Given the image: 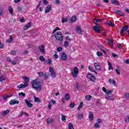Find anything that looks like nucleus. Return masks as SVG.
<instances>
[{
    "label": "nucleus",
    "mask_w": 129,
    "mask_h": 129,
    "mask_svg": "<svg viewBox=\"0 0 129 129\" xmlns=\"http://www.w3.org/2000/svg\"><path fill=\"white\" fill-rule=\"evenodd\" d=\"M97 55L98 56V57H100L101 56H102V53L99 51H97Z\"/></svg>",
    "instance_id": "nucleus-51"
},
{
    "label": "nucleus",
    "mask_w": 129,
    "mask_h": 129,
    "mask_svg": "<svg viewBox=\"0 0 129 129\" xmlns=\"http://www.w3.org/2000/svg\"><path fill=\"white\" fill-rule=\"evenodd\" d=\"M49 78V73H46L44 74V80H47Z\"/></svg>",
    "instance_id": "nucleus-31"
},
{
    "label": "nucleus",
    "mask_w": 129,
    "mask_h": 129,
    "mask_svg": "<svg viewBox=\"0 0 129 129\" xmlns=\"http://www.w3.org/2000/svg\"><path fill=\"white\" fill-rule=\"evenodd\" d=\"M78 118L81 119L83 118V115H82V114H79L78 115Z\"/></svg>",
    "instance_id": "nucleus-54"
},
{
    "label": "nucleus",
    "mask_w": 129,
    "mask_h": 129,
    "mask_svg": "<svg viewBox=\"0 0 129 129\" xmlns=\"http://www.w3.org/2000/svg\"><path fill=\"white\" fill-rule=\"evenodd\" d=\"M106 98L108 100H113V99H112V96H106Z\"/></svg>",
    "instance_id": "nucleus-42"
},
{
    "label": "nucleus",
    "mask_w": 129,
    "mask_h": 129,
    "mask_svg": "<svg viewBox=\"0 0 129 129\" xmlns=\"http://www.w3.org/2000/svg\"><path fill=\"white\" fill-rule=\"evenodd\" d=\"M112 92L111 90H108L106 92V94H107V95H109V94H111Z\"/></svg>",
    "instance_id": "nucleus-50"
},
{
    "label": "nucleus",
    "mask_w": 129,
    "mask_h": 129,
    "mask_svg": "<svg viewBox=\"0 0 129 129\" xmlns=\"http://www.w3.org/2000/svg\"><path fill=\"white\" fill-rule=\"evenodd\" d=\"M7 78L5 76H1L0 77V82H3L4 80H6Z\"/></svg>",
    "instance_id": "nucleus-35"
},
{
    "label": "nucleus",
    "mask_w": 129,
    "mask_h": 129,
    "mask_svg": "<svg viewBox=\"0 0 129 129\" xmlns=\"http://www.w3.org/2000/svg\"><path fill=\"white\" fill-rule=\"evenodd\" d=\"M10 112V110H5L2 113V115H7Z\"/></svg>",
    "instance_id": "nucleus-28"
},
{
    "label": "nucleus",
    "mask_w": 129,
    "mask_h": 129,
    "mask_svg": "<svg viewBox=\"0 0 129 129\" xmlns=\"http://www.w3.org/2000/svg\"><path fill=\"white\" fill-rule=\"evenodd\" d=\"M99 22H101V19H95L94 20V23L95 25H96V26H97V27H98V25H99L98 24H97V23H99Z\"/></svg>",
    "instance_id": "nucleus-15"
},
{
    "label": "nucleus",
    "mask_w": 129,
    "mask_h": 129,
    "mask_svg": "<svg viewBox=\"0 0 129 129\" xmlns=\"http://www.w3.org/2000/svg\"><path fill=\"white\" fill-rule=\"evenodd\" d=\"M39 49L41 53H45V46H44V45L39 46Z\"/></svg>",
    "instance_id": "nucleus-12"
},
{
    "label": "nucleus",
    "mask_w": 129,
    "mask_h": 129,
    "mask_svg": "<svg viewBox=\"0 0 129 129\" xmlns=\"http://www.w3.org/2000/svg\"><path fill=\"white\" fill-rule=\"evenodd\" d=\"M115 71L116 72L117 75H120V71H119V70L116 69Z\"/></svg>",
    "instance_id": "nucleus-53"
},
{
    "label": "nucleus",
    "mask_w": 129,
    "mask_h": 129,
    "mask_svg": "<svg viewBox=\"0 0 129 129\" xmlns=\"http://www.w3.org/2000/svg\"><path fill=\"white\" fill-rule=\"evenodd\" d=\"M89 118L91 121L93 120V113L91 112L89 113Z\"/></svg>",
    "instance_id": "nucleus-21"
},
{
    "label": "nucleus",
    "mask_w": 129,
    "mask_h": 129,
    "mask_svg": "<svg viewBox=\"0 0 129 129\" xmlns=\"http://www.w3.org/2000/svg\"><path fill=\"white\" fill-rule=\"evenodd\" d=\"M52 10V6L51 5H49L47 6H46L45 8V14H47V13H49L50 12V11Z\"/></svg>",
    "instance_id": "nucleus-9"
},
{
    "label": "nucleus",
    "mask_w": 129,
    "mask_h": 129,
    "mask_svg": "<svg viewBox=\"0 0 129 129\" xmlns=\"http://www.w3.org/2000/svg\"><path fill=\"white\" fill-rule=\"evenodd\" d=\"M108 44L110 46H113V40L111 39H108Z\"/></svg>",
    "instance_id": "nucleus-25"
},
{
    "label": "nucleus",
    "mask_w": 129,
    "mask_h": 129,
    "mask_svg": "<svg viewBox=\"0 0 129 129\" xmlns=\"http://www.w3.org/2000/svg\"><path fill=\"white\" fill-rule=\"evenodd\" d=\"M20 22H21V23H25V19H24V17H22L21 19H20Z\"/></svg>",
    "instance_id": "nucleus-56"
},
{
    "label": "nucleus",
    "mask_w": 129,
    "mask_h": 129,
    "mask_svg": "<svg viewBox=\"0 0 129 129\" xmlns=\"http://www.w3.org/2000/svg\"><path fill=\"white\" fill-rule=\"evenodd\" d=\"M75 105H76V104L74 102H72L70 103V107L71 108H74Z\"/></svg>",
    "instance_id": "nucleus-30"
},
{
    "label": "nucleus",
    "mask_w": 129,
    "mask_h": 129,
    "mask_svg": "<svg viewBox=\"0 0 129 129\" xmlns=\"http://www.w3.org/2000/svg\"><path fill=\"white\" fill-rule=\"evenodd\" d=\"M78 73H79V69L77 67L74 68V72L72 73L73 78H77L78 77Z\"/></svg>",
    "instance_id": "nucleus-4"
},
{
    "label": "nucleus",
    "mask_w": 129,
    "mask_h": 129,
    "mask_svg": "<svg viewBox=\"0 0 129 129\" xmlns=\"http://www.w3.org/2000/svg\"><path fill=\"white\" fill-rule=\"evenodd\" d=\"M125 121L126 123L129 122V116H126L124 118Z\"/></svg>",
    "instance_id": "nucleus-44"
},
{
    "label": "nucleus",
    "mask_w": 129,
    "mask_h": 129,
    "mask_svg": "<svg viewBox=\"0 0 129 129\" xmlns=\"http://www.w3.org/2000/svg\"><path fill=\"white\" fill-rule=\"evenodd\" d=\"M108 65L109 66L108 69L109 70H113V68L112 67V64L110 61H108Z\"/></svg>",
    "instance_id": "nucleus-19"
},
{
    "label": "nucleus",
    "mask_w": 129,
    "mask_h": 129,
    "mask_svg": "<svg viewBox=\"0 0 129 129\" xmlns=\"http://www.w3.org/2000/svg\"><path fill=\"white\" fill-rule=\"evenodd\" d=\"M42 2L43 3V4H44V5H48V1H47V0H42Z\"/></svg>",
    "instance_id": "nucleus-60"
},
{
    "label": "nucleus",
    "mask_w": 129,
    "mask_h": 129,
    "mask_svg": "<svg viewBox=\"0 0 129 129\" xmlns=\"http://www.w3.org/2000/svg\"><path fill=\"white\" fill-rule=\"evenodd\" d=\"M116 14H117V15H119V16H121V17H124V13L121 12L120 10H116L115 11Z\"/></svg>",
    "instance_id": "nucleus-14"
},
{
    "label": "nucleus",
    "mask_w": 129,
    "mask_h": 129,
    "mask_svg": "<svg viewBox=\"0 0 129 129\" xmlns=\"http://www.w3.org/2000/svg\"><path fill=\"white\" fill-rule=\"evenodd\" d=\"M23 115H26V116H29V114H28L26 112H22L21 114L20 115V117H22Z\"/></svg>",
    "instance_id": "nucleus-27"
},
{
    "label": "nucleus",
    "mask_w": 129,
    "mask_h": 129,
    "mask_svg": "<svg viewBox=\"0 0 129 129\" xmlns=\"http://www.w3.org/2000/svg\"><path fill=\"white\" fill-rule=\"evenodd\" d=\"M49 71L50 73V76L52 77V78H55L56 77V73L54 71L53 68H49Z\"/></svg>",
    "instance_id": "nucleus-6"
},
{
    "label": "nucleus",
    "mask_w": 129,
    "mask_h": 129,
    "mask_svg": "<svg viewBox=\"0 0 129 129\" xmlns=\"http://www.w3.org/2000/svg\"><path fill=\"white\" fill-rule=\"evenodd\" d=\"M61 59L63 61H65L66 60H67V54L65 52H62L61 55Z\"/></svg>",
    "instance_id": "nucleus-10"
},
{
    "label": "nucleus",
    "mask_w": 129,
    "mask_h": 129,
    "mask_svg": "<svg viewBox=\"0 0 129 129\" xmlns=\"http://www.w3.org/2000/svg\"><path fill=\"white\" fill-rule=\"evenodd\" d=\"M54 37L56 40L58 41H63L64 39V37L63 36V34L62 32L60 31H57L54 34Z\"/></svg>",
    "instance_id": "nucleus-3"
},
{
    "label": "nucleus",
    "mask_w": 129,
    "mask_h": 129,
    "mask_svg": "<svg viewBox=\"0 0 129 129\" xmlns=\"http://www.w3.org/2000/svg\"><path fill=\"white\" fill-rule=\"evenodd\" d=\"M32 87L35 90H42V84L40 82H38L37 80H33L31 82Z\"/></svg>",
    "instance_id": "nucleus-1"
},
{
    "label": "nucleus",
    "mask_w": 129,
    "mask_h": 129,
    "mask_svg": "<svg viewBox=\"0 0 129 129\" xmlns=\"http://www.w3.org/2000/svg\"><path fill=\"white\" fill-rule=\"evenodd\" d=\"M12 96H13V95L11 94H10L9 95H5L3 97V98L4 99V100H6V99L7 98H9V97H12Z\"/></svg>",
    "instance_id": "nucleus-17"
},
{
    "label": "nucleus",
    "mask_w": 129,
    "mask_h": 129,
    "mask_svg": "<svg viewBox=\"0 0 129 129\" xmlns=\"http://www.w3.org/2000/svg\"><path fill=\"white\" fill-rule=\"evenodd\" d=\"M94 67L95 69H97V70H100V66L97 64L96 62H94Z\"/></svg>",
    "instance_id": "nucleus-20"
},
{
    "label": "nucleus",
    "mask_w": 129,
    "mask_h": 129,
    "mask_svg": "<svg viewBox=\"0 0 129 129\" xmlns=\"http://www.w3.org/2000/svg\"><path fill=\"white\" fill-rule=\"evenodd\" d=\"M109 83H111V84H113V85H115V84H116V82H115V81H114V80H110V79H109Z\"/></svg>",
    "instance_id": "nucleus-36"
},
{
    "label": "nucleus",
    "mask_w": 129,
    "mask_h": 129,
    "mask_svg": "<svg viewBox=\"0 0 129 129\" xmlns=\"http://www.w3.org/2000/svg\"><path fill=\"white\" fill-rule=\"evenodd\" d=\"M51 63H52V60L50 58H48L47 63L48 64V65H51Z\"/></svg>",
    "instance_id": "nucleus-48"
},
{
    "label": "nucleus",
    "mask_w": 129,
    "mask_h": 129,
    "mask_svg": "<svg viewBox=\"0 0 129 129\" xmlns=\"http://www.w3.org/2000/svg\"><path fill=\"white\" fill-rule=\"evenodd\" d=\"M34 98L35 102H41V100L39 97H36V96H34Z\"/></svg>",
    "instance_id": "nucleus-24"
},
{
    "label": "nucleus",
    "mask_w": 129,
    "mask_h": 129,
    "mask_svg": "<svg viewBox=\"0 0 129 129\" xmlns=\"http://www.w3.org/2000/svg\"><path fill=\"white\" fill-rule=\"evenodd\" d=\"M92 75L91 73H89L87 76V78L90 79L92 77Z\"/></svg>",
    "instance_id": "nucleus-46"
},
{
    "label": "nucleus",
    "mask_w": 129,
    "mask_h": 129,
    "mask_svg": "<svg viewBox=\"0 0 129 129\" xmlns=\"http://www.w3.org/2000/svg\"><path fill=\"white\" fill-rule=\"evenodd\" d=\"M107 25H108V26H111V27L114 26V24H113V23H112L111 21L107 22Z\"/></svg>",
    "instance_id": "nucleus-43"
},
{
    "label": "nucleus",
    "mask_w": 129,
    "mask_h": 129,
    "mask_svg": "<svg viewBox=\"0 0 129 129\" xmlns=\"http://www.w3.org/2000/svg\"><path fill=\"white\" fill-rule=\"evenodd\" d=\"M94 127H98L99 126V123H95L94 125Z\"/></svg>",
    "instance_id": "nucleus-63"
},
{
    "label": "nucleus",
    "mask_w": 129,
    "mask_h": 129,
    "mask_svg": "<svg viewBox=\"0 0 129 129\" xmlns=\"http://www.w3.org/2000/svg\"><path fill=\"white\" fill-rule=\"evenodd\" d=\"M39 60L40 61H41V62H43V61H45V58L44 56H43V55H40Z\"/></svg>",
    "instance_id": "nucleus-38"
},
{
    "label": "nucleus",
    "mask_w": 129,
    "mask_h": 129,
    "mask_svg": "<svg viewBox=\"0 0 129 129\" xmlns=\"http://www.w3.org/2000/svg\"><path fill=\"white\" fill-rule=\"evenodd\" d=\"M127 29H128V26L126 25V26H124L122 28L121 30V32H125V31H126V30H127Z\"/></svg>",
    "instance_id": "nucleus-22"
},
{
    "label": "nucleus",
    "mask_w": 129,
    "mask_h": 129,
    "mask_svg": "<svg viewBox=\"0 0 129 129\" xmlns=\"http://www.w3.org/2000/svg\"><path fill=\"white\" fill-rule=\"evenodd\" d=\"M76 30L77 32L79 33V34H82V30H81V27H80V26H77L76 27Z\"/></svg>",
    "instance_id": "nucleus-11"
},
{
    "label": "nucleus",
    "mask_w": 129,
    "mask_h": 129,
    "mask_svg": "<svg viewBox=\"0 0 129 129\" xmlns=\"http://www.w3.org/2000/svg\"><path fill=\"white\" fill-rule=\"evenodd\" d=\"M25 102L26 104V105L29 107V108H31L34 106V105L33 104H31V102H32V101L29 99H25Z\"/></svg>",
    "instance_id": "nucleus-5"
},
{
    "label": "nucleus",
    "mask_w": 129,
    "mask_h": 129,
    "mask_svg": "<svg viewBox=\"0 0 129 129\" xmlns=\"http://www.w3.org/2000/svg\"><path fill=\"white\" fill-rule=\"evenodd\" d=\"M23 10V7L22 6H18L17 7V11H21Z\"/></svg>",
    "instance_id": "nucleus-47"
},
{
    "label": "nucleus",
    "mask_w": 129,
    "mask_h": 129,
    "mask_svg": "<svg viewBox=\"0 0 129 129\" xmlns=\"http://www.w3.org/2000/svg\"><path fill=\"white\" fill-rule=\"evenodd\" d=\"M38 75H39L40 77H42V76L44 75V73H43L42 72H40L38 73Z\"/></svg>",
    "instance_id": "nucleus-61"
},
{
    "label": "nucleus",
    "mask_w": 129,
    "mask_h": 129,
    "mask_svg": "<svg viewBox=\"0 0 129 129\" xmlns=\"http://www.w3.org/2000/svg\"><path fill=\"white\" fill-rule=\"evenodd\" d=\"M124 96L125 98H129V93L125 94Z\"/></svg>",
    "instance_id": "nucleus-64"
},
{
    "label": "nucleus",
    "mask_w": 129,
    "mask_h": 129,
    "mask_svg": "<svg viewBox=\"0 0 129 129\" xmlns=\"http://www.w3.org/2000/svg\"><path fill=\"white\" fill-rule=\"evenodd\" d=\"M79 87H80L79 84H78V83H77L75 85L74 88H75V89H79Z\"/></svg>",
    "instance_id": "nucleus-45"
},
{
    "label": "nucleus",
    "mask_w": 129,
    "mask_h": 129,
    "mask_svg": "<svg viewBox=\"0 0 129 129\" xmlns=\"http://www.w3.org/2000/svg\"><path fill=\"white\" fill-rule=\"evenodd\" d=\"M9 11L12 16H14V10H13V7H12V6H9Z\"/></svg>",
    "instance_id": "nucleus-16"
},
{
    "label": "nucleus",
    "mask_w": 129,
    "mask_h": 129,
    "mask_svg": "<svg viewBox=\"0 0 129 129\" xmlns=\"http://www.w3.org/2000/svg\"><path fill=\"white\" fill-rule=\"evenodd\" d=\"M68 20V19L67 18H62V23H65L66 22H67Z\"/></svg>",
    "instance_id": "nucleus-59"
},
{
    "label": "nucleus",
    "mask_w": 129,
    "mask_h": 129,
    "mask_svg": "<svg viewBox=\"0 0 129 129\" xmlns=\"http://www.w3.org/2000/svg\"><path fill=\"white\" fill-rule=\"evenodd\" d=\"M31 27H32V22H29L25 26L24 28V31H27V30H28L29 28H31Z\"/></svg>",
    "instance_id": "nucleus-8"
},
{
    "label": "nucleus",
    "mask_w": 129,
    "mask_h": 129,
    "mask_svg": "<svg viewBox=\"0 0 129 129\" xmlns=\"http://www.w3.org/2000/svg\"><path fill=\"white\" fill-rule=\"evenodd\" d=\"M19 103H20L19 100H16L15 99L11 100L10 101V105H14V104H19Z\"/></svg>",
    "instance_id": "nucleus-7"
},
{
    "label": "nucleus",
    "mask_w": 129,
    "mask_h": 129,
    "mask_svg": "<svg viewBox=\"0 0 129 129\" xmlns=\"http://www.w3.org/2000/svg\"><path fill=\"white\" fill-rule=\"evenodd\" d=\"M112 5H115V6H119L120 4L116 0H112L111 1Z\"/></svg>",
    "instance_id": "nucleus-13"
},
{
    "label": "nucleus",
    "mask_w": 129,
    "mask_h": 129,
    "mask_svg": "<svg viewBox=\"0 0 129 129\" xmlns=\"http://www.w3.org/2000/svg\"><path fill=\"white\" fill-rule=\"evenodd\" d=\"M53 58L55 59H58V58H59V55H58L57 54H55L53 55Z\"/></svg>",
    "instance_id": "nucleus-57"
},
{
    "label": "nucleus",
    "mask_w": 129,
    "mask_h": 129,
    "mask_svg": "<svg viewBox=\"0 0 129 129\" xmlns=\"http://www.w3.org/2000/svg\"><path fill=\"white\" fill-rule=\"evenodd\" d=\"M90 79L91 81H95V78L94 76H93Z\"/></svg>",
    "instance_id": "nucleus-58"
},
{
    "label": "nucleus",
    "mask_w": 129,
    "mask_h": 129,
    "mask_svg": "<svg viewBox=\"0 0 129 129\" xmlns=\"http://www.w3.org/2000/svg\"><path fill=\"white\" fill-rule=\"evenodd\" d=\"M6 60L7 61V62H12V58H10V57H7L6 58Z\"/></svg>",
    "instance_id": "nucleus-62"
},
{
    "label": "nucleus",
    "mask_w": 129,
    "mask_h": 129,
    "mask_svg": "<svg viewBox=\"0 0 129 129\" xmlns=\"http://www.w3.org/2000/svg\"><path fill=\"white\" fill-rule=\"evenodd\" d=\"M63 46L64 47H66V48H67V47H68V46H69V41H64Z\"/></svg>",
    "instance_id": "nucleus-34"
},
{
    "label": "nucleus",
    "mask_w": 129,
    "mask_h": 129,
    "mask_svg": "<svg viewBox=\"0 0 129 129\" xmlns=\"http://www.w3.org/2000/svg\"><path fill=\"white\" fill-rule=\"evenodd\" d=\"M77 20V18L76 17V16H73L71 19V20L72 21V22H76Z\"/></svg>",
    "instance_id": "nucleus-29"
},
{
    "label": "nucleus",
    "mask_w": 129,
    "mask_h": 129,
    "mask_svg": "<svg viewBox=\"0 0 129 129\" xmlns=\"http://www.w3.org/2000/svg\"><path fill=\"white\" fill-rule=\"evenodd\" d=\"M64 98L66 99V100H70V95L69 94H66L64 95Z\"/></svg>",
    "instance_id": "nucleus-26"
},
{
    "label": "nucleus",
    "mask_w": 129,
    "mask_h": 129,
    "mask_svg": "<svg viewBox=\"0 0 129 129\" xmlns=\"http://www.w3.org/2000/svg\"><path fill=\"white\" fill-rule=\"evenodd\" d=\"M83 106V102H81L78 106V110H80V108H82Z\"/></svg>",
    "instance_id": "nucleus-37"
},
{
    "label": "nucleus",
    "mask_w": 129,
    "mask_h": 129,
    "mask_svg": "<svg viewBox=\"0 0 129 129\" xmlns=\"http://www.w3.org/2000/svg\"><path fill=\"white\" fill-rule=\"evenodd\" d=\"M61 120L62 121H65L66 120V116L63 114H61Z\"/></svg>",
    "instance_id": "nucleus-41"
},
{
    "label": "nucleus",
    "mask_w": 129,
    "mask_h": 129,
    "mask_svg": "<svg viewBox=\"0 0 129 129\" xmlns=\"http://www.w3.org/2000/svg\"><path fill=\"white\" fill-rule=\"evenodd\" d=\"M6 42L7 43H11L13 42V37H12V36H10V39H8Z\"/></svg>",
    "instance_id": "nucleus-33"
},
{
    "label": "nucleus",
    "mask_w": 129,
    "mask_h": 129,
    "mask_svg": "<svg viewBox=\"0 0 129 129\" xmlns=\"http://www.w3.org/2000/svg\"><path fill=\"white\" fill-rule=\"evenodd\" d=\"M57 52H61V51H62V50H63V48L60 47L57 48Z\"/></svg>",
    "instance_id": "nucleus-55"
},
{
    "label": "nucleus",
    "mask_w": 129,
    "mask_h": 129,
    "mask_svg": "<svg viewBox=\"0 0 129 129\" xmlns=\"http://www.w3.org/2000/svg\"><path fill=\"white\" fill-rule=\"evenodd\" d=\"M16 51L14 50H12L11 52H10V54L11 55H16Z\"/></svg>",
    "instance_id": "nucleus-49"
},
{
    "label": "nucleus",
    "mask_w": 129,
    "mask_h": 129,
    "mask_svg": "<svg viewBox=\"0 0 129 129\" xmlns=\"http://www.w3.org/2000/svg\"><path fill=\"white\" fill-rule=\"evenodd\" d=\"M19 96H21V95L22 96H23V97H26V94L25 93L23 92H20L18 94Z\"/></svg>",
    "instance_id": "nucleus-39"
},
{
    "label": "nucleus",
    "mask_w": 129,
    "mask_h": 129,
    "mask_svg": "<svg viewBox=\"0 0 129 129\" xmlns=\"http://www.w3.org/2000/svg\"><path fill=\"white\" fill-rule=\"evenodd\" d=\"M66 38L67 41H72V39H70V36H69V35H67Z\"/></svg>",
    "instance_id": "nucleus-52"
},
{
    "label": "nucleus",
    "mask_w": 129,
    "mask_h": 129,
    "mask_svg": "<svg viewBox=\"0 0 129 129\" xmlns=\"http://www.w3.org/2000/svg\"><path fill=\"white\" fill-rule=\"evenodd\" d=\"M47 122L48 124H52L53 123V119L52 118H47Z\"/></svg>",
    "instance_id": "nucleus-23"
},
{
    "label": "nucleus",
    "mask_w": 129,
    "mask_h": 129,
    "mask_svg": "<svg viewBox=\"0 0 129 129\" xmlns=\"http://www.w3.org/2000/svg\"><path fill=\"white\" fill-rule=\"evenodd\" d=\"M69 129H74V127H73V124L72 123H69Z\"/></svg>",
    "instance_id": "nucleus-40"
},
{
    "label": "nucleus",
    "mask_w": 129,
    "mask_h": 129,
    "mask_svg": "<svg viewBox=\"0 0 129 129\" xmlns=\"http://www.w3.org/2000/svg\"><path fill=\"white\" fill-rule=\"evenodd\" d=\"M99 25H98V26H94L93 28L94 31H95V32H98V33H99Z\"/></svg>",
    "instance_id": "nucleus-18"
},
{
    "label": "nucleus",
    "mask_w": 129,
    "mask_h": 129,
    "mask_svg": "<svg viewBox=\"0 0 129 129\" xmlns=\"http://www.w3.org/2000/svg\"><path fill=\"white\" fill-rule=\"evenodd\" d=\"M85 98L86 100H90V99L92 98V96H91V95H86Z\"/></svg>",
    "instance_id": "nucleus-32"
},
{
    "label": "nucleus",
    "mask_w": 129,
    "mask_h": 129,
    "mask_svg": "<svg viewBox=\"0 0 129 129\" xmlns=\"http://www.w3.org/2000/svg\"><path fill=\"white\" fill-rule=\"evenodd\" d=\"M23 79L24 80V84H22L17 86V88H19V89H22V88H25V87H28L29 86V82L30 81V78L27 77H23Z\"/></svg>",
    "instance_id": "nucleus-2"
}]
</instances>
